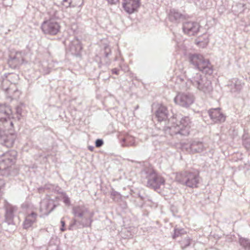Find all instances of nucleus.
<instances>
[{
    "label": "nucleus",
    "instance_id": "1",
    "mask_svg": "<svg viewBox=\"0 0 250 250\" xmlns=\"http://www.w3.org/2000/svg\"><path fill=\"white\" fill-rule=\"evenodd\" d=\"M171 122L172 125L167 127L166 131L168 132L171 135L179 134L187 136L189 134L191 122L188 117L175 115L173 116Z\"/></svg>",
    "mask_w": 250,
    "mask_h": 250
},
{
    "label": "nucleus",
    "instance_id": "2",
    "mask_svg": "<svg viewBox=\"0 0 250 250\" xmlns=\"http://www.w3.org/2000/svg\"><path fill=\"white\" fill-rule=\"evenodd\" d=\"M19 80V75L16 73L8 74L6 80H4L2 88L9 97L17 98L19 97L21 92L17 86Z\"/></svg>",
    "mask_w": 250,
    "mask_h": 250
},
{
    "label": "nucleus",
    "instance_id": "3",
    "mask_svg": "<svg viewBox=\"0 0 250 250\" xmlns=\"http://www.w3.org/2000/svg\"><path fill=\"white\" fill-rule=\"evenodd\" d=\"M188 77L193 85L200 91L207 93L212 90L210 81L205 77H202L200 73H197L194 70L192 71L189 73Z\"/></svg>",
    "mask_w": 250,
    "mask_h": 250
},
{
    "label": "nucleus",
    "instance_id": "4",
    "mask_svg": "<svg viewBox=\"0 0 250 250\" xmlns=\"http://www.w3.org/2000/svg\"><path fill=\"white\" fill-rule=\"evenodd\" d=\"M17 152L14 150L8 151L0 156V170L4 171L3 175H9V169L16 162Z\"/></svg>",
    "mask_w": 250,
    "mask_h": 250
},
{
    "label": "nucleus",
    "instance_id": "5",
    "mask_svg": "<svg viewBox=\"0 0 250 250\" xmlns=\"http://www.w3.org/2000/svg\"><path fill=\"white\" fill-rule=\"evenodd\" d=\"M189 59L190 62L199 71L208 75L212 73V66L209 61L205 59L202 55L193 54L190 56Z\"/></svg>",
    "mask_w": 250,
    "mask_h": 250
},
{
    "label": "nucleus",
    "instance_id": "6",
    "mask_svg": "<svg viewBox=\"0 0 250 250\" xmlns=\"http://www.w3.org/2000/svg\"><path fill=\"white\" fill-rule=\"evenodd\" d=\"M14 122L10 107L5 104H0V126L11 128L13 127Z\"/></svg>",
    "mask_w": 250,
    "mask_h": 250
},
{
    "label": "nucleus",
    "instance_id": "7",
    "mask_svg": "<svg viewBox=\"0 0 250 250\" xmlns=\"http://www.w3.org/2000/svg\"><path fill=\"white\" fill-rule=\"evenodd\" d=\"M16 138L13 127L8 128L0 126V141L2 145L8 147H12Z\"/></svg>",
    "mask_w": 250,
    "mask_h": 250
},
{
    "label": "nucleus",
    "instance_id": "8",
    "mask_svg": "<svg viewBox=\"0 0 250 250\" xmlns=\"http://www.w3.org/2000/svg\"><path fill=\"white\" fill-rule=\"evenodd\" d=\"M177 180L190 188H196L199 182V177L193 173H182L177 176Z\"/></svg>",
    "mask_w": 250,
    "mask_h": 250
},
{
    "label": "nucleus",
    "instance_id": "9",
    "mask_svg": "<svg viewBox=\"0 0 250 250\" xmlns=\"http://www.w3.org/2000/svg\"><path fill=\"white\" fill-rule=\"evenodd\" d=\"M174 102L180 106L188 108L193 104L194 97L189 93L179 92L174 98Z\"/></svg>",
    "mask_w": 250,
    "mask_h": 250
},
{
    "label": "nucleus",
    "instance_id": "10",
    "mask_svg": "<svg viewBox=\"0 0 250 250\" xmlns=\"http://www.w3.org/2000/svg\"><path fill=\"white\" fill-rule=\"evenodd\" d=\"M73 212L75 217L83 218L86 214H88V218H84V222H81V225L83 227H90L92 222V217L94 215L93 212H89L88 210L85 208L77 207L73 208Z\"/></svg>",
    "mask_w": 250,
    "mask_h": 250
},
{
    "label": "nucleus",
    "instance_id": "11",
    "mask_svg": "<svg viewBox=\"0 0 250 250\" xmlns=\"http://www.w3.org/2000/svg\"><path fill=\"white\" fill-rule=\"evenodd\" d=\"M60 26L59 24L53 20L44 21L42 24V29L46 34L54 35L59 31Z\"/></svg>",
    "mask_w": 250,
    "mask_h": 250
},
{
    "label": "nucleus",
    "instance_id": "12",
    "mask_svg": "<svg viewBox=\"0 0 250 250\" xmlns=\"http://www.w3.org/2000/svg\"><path fill=\"white\" fill-rule=\"evenodd\" d=\"M123 7L128 14L136 12L140 6V0H123Z\"/></svg>",
    "mask_w": 250,
    "mask_h": 250
},
{
    "label": "nucleus",
    "instance_id": "13",
    "mask_svg": "<svg viewBox=\"0 0 250 250\" xmlns=\"http://www.w3.org/2000/svg\"><path fill=\"white\" fill-rule=\"evenodd\" d=\"M165 180L161 176L156 175H151L148 180L147 186L154 188L155 190H157L162 186H163Z\"/></svg>",
    "mask_w": 250,
    "mask_h": 250
},
{
    "label": "nucleus",
    "instance_id": "14",
    "mask_svg": "<svg viewBox=\"0 0 250 250\" xmlns=\"http://www.w3.org/2000/svg\"><path fill=\"white\" fill-rule=\"evenodd\" d=\"M55 208L54 202L49 198L43 199L40 203V211L44 215H47Z\"/></svg>",
    "mask_w": 250,
    "mask_h": 250
},
{
    "label": "nucleus",
    "instance_id": "15",
    "mask_svg": "<svg viewBox=\"0 0 250 250\" xmlns=\"http://www.w3.org/2000/svg\"><path fill=\"white\" fill-rule=\"evenodd\" d=\"M208 115L215 123H222L225 122L226 116L221 112L220 108L210 109L208 111Z\"/></svg>",
    "mask_w": 250,
    "mask_h": 250
},
{
    "label": "nucleus",
    "instance_id": "16",
    "mask_svg": "<svg viewBox=\"0 0 250 250\" xmlns=\"http://www.w3.org/2000/svg\"><path fill=\"white\" fill-rule=\"evenodd\" d=\"M199 25L196 22H188L183 25L184 32L189 36L196 34L199 31Z\"/></svg>",
    "mask_w": 250,
    "mask_h": 250
},
{
    "label": "nucleus",
    "instance_id": "17",
    "mask_svg": "<svg viewBox=\"0 0 250 250\" xmlns=\"http://www.w3.org/2000/svg\"><path fill=\"white\" fill-rule=\"evenodd\" d=\"M205 149L203 143L198 141H194L190 145V151L192 153L202 152Z\"/></svg>",
    "mask_w": 250,
    "mask_h": 250
},
{
    "label": "nucleus",
    "instance_id": "18",
    "mask_svg": "<svg viewBox=\"0 0 250 250\" xmlns=\"http://www.w3.org/2000/svg\"><path fill=\"white\" fill-rule=\"evenodd\" d=\"M37 214L34 212L27 215L23 224V228L27 229L31 227L37 221Z\"/></svg>",
    "mask_w": 250,
    "mask_h": 250
},
{
    "label": "nucleus",
    "instance_id": "19",
    "mask_svg": "<svg viewBox=\"0 0 250 250\" xmlns=\"http://www.w3.org/2000/svg\"><path fill=\"white\" fill-rule=\"evenodd\" d=\"M156 117L160 122L165 120L167 118V110L166 106H161L156 113Z\"/></svg>",
    "mask_w": 250,
    "mask_h": 250
},
{
    "label": "nucleus",
    "instance_id": "20",
    "mask_svg": "<svg viewBox=\"0 0 250 250\" xmlns=\"http://www.w3.org/2000/svg\"><path fill=\"white\" fill-rule=\"evenodd\" d=\"M183 18V15L175 9L170 10L169 13V19L173 22H179L181 19Z\"/></svg>",
    "mask_w": 250,
    "mask_h": 250
},
{
    "label": "nucleus",
    "instance_id": "21",
    "mask_svg": "<svg viewBox=\"0 0 250 250\" xmlns=\"http://www.w3.org/2000/svg\"><path fill=\"white\" fill-rule=\"evenodd\" d=\"M83 0H62V4L65 7H69L73 2L74 5H81Z\"/></svg>",
    "mask_w": 250,
    "mask_h": 250
},
{
    "label": "nucleus",
    "instance_id": "22",
    "mask_svg": "<svg viewBox=\"0 0 250 250\" xmlns=\"http://www.w3.org/2000/svg\"><path fill=\"white\" fill-rule=\"evenodd\" d=\"M205 38L204 41H201L200 40H198L197 41V44H198L202 47H205L208 42V36L207 35H205Z\"/></svg>",
    "mask_w": 250,
    "mask_h": 250
},
{
    "label": "nucleus",
    "instance_id": "23",
    "mask_svg": "<svg viewBox=\"0 0 250 250\" xmlns=\"http://www.w3.org/2000/svg\"><path fill=\"white\" fill-rule=\"evenodd\" d=\"M239 243L241 246L245 248L250 247V240L244 238H240L239 239Z\"/></svg>",
    "mask_w": 250,
    "mask_h": 250
},
{
    "label": "nucleus",
    "instance_id": "24",
    "mask_svg": "<svg viewBox=\"0 0 250 250\" xmlns=\"http://www.w3.org/2000/svg\"><path fill=\"white\" fill-rule=\"evenodd\" d=\"M17 210V208L16 207H10L9 209L7 210L6 214L7 215H9L10 216H12L13 213L14 212H16Z\"/></svg>",
    "mask_w": 250,
    "mask_h": 250
},
{
    "label": "nucleus",
    "instance_id": "25",
    "mask_svg": "<svg viewBox=\"0 0 250 250\" xmlns=\"http://www.w3.org/2000/svg\"><path fill=\"white\" fill-rule=\"evenodd\" d=\"M183 232H184L183 229H175V231H174V234L173 235V237L178 236L179 235V234L183 233Z\"/></svg>",
    "mask_w": 250,
    "mask_h": 250
},
{
    "label": "nucleus",
    "instance_id": "26",
    "mask_svg": "<svg viewBox=\"0 0 250 250\" xmlns=\"http://www.w3.org/2000/svg\"><path fill=\"white\" fill-rule=\"evenodd\" d=\"M75 44L77 45V48L76 49V52H79L82 49V45L80 43V42H79L78 41H76V43Z\"/></svg>",
    "mask_w": 250,
    "mask_h": 250
},
{
    "label": "nucleus",
    "instance_id": "27",
    "mask_svg": "<svg viewBox=\"0 0 250 250\" xmlns=\"http://www.w3.org/2000/svg\"><path fill=\"white\" fill-rule=\"evenodd\" d=\"M103 144V141L101 139H98L96 141L95 145L96 147H100Z\"/></svg>",
    "mask_w": 250,
    "mask_h": 250
},
{
    "label": "nucleus",
    "instance_id": "28",
    "mask_svg": "<svg viewBox=\"0 0 250 250\" xmlns=\"http://www.w3.org/2000/svg\"><path fill=\"white\" fill-rule=\"evenodd\" d=\"M108 3L111 5L116 4L118 1L119 0H107Z\"/></svg>",
    "mask_w": 250,
    "mask_h": 250
},
{
    "label": "nucleus",
    "instance_id": "29",
    "mask_svg": "<svg viewBox=\"0 0 250 250\" xmlns=\"http://www.w3.org/2000/svg\"><path fill=\"white\" fill-rule=\"evenodd\" d=\"M63 201L67 205H68L70 203L69 198L67 196H64V197H63Z\"/></svg>",
    "mask_w": 250,
    "mask_h": 250
},
{
    "label": "nucleus",
    "instance_id": "30",
    "mask_svg": "<svg viewBox=\"0 0 250 250\" xmlns=\"http://www.w3.org/2000/svg\"><path fill=\"white\" fill-rule=\"evenodd\" d=\"M61 224H62V227L61 228V230L62 231H64V225H65V223H64V222L63 220H61Z\"/></svg>",
    "mask_w": 250,
    "mask_h": 250
},
{
    "label": "nucleus",
    "instance_id": "31",
    "mask_svg": "<svg viewBox=\"0 0 250 250\" xmlns=\"http://www.w3.org/2000/svg\"><path fill=\"white\" fill-rule=\"evenodd\" d=\"M5 185L4 182L3 180L0 179V189L3 187Z\"/></svg>",
    "mask_w": 250,
    "mask_h": 250
},
{
    "label": "nucleus",
    "instance_id": "32",
    "mask_svg": "<svg viewBox=\"0 0 250 250\" xmlns=\"http://www.w3.org/2000/svg\"><path fill=\"white\" fill-rule=\"evenodd\" d=\"M186 244H185V246H189V244H190L189 240V239H187V240H186Z\"/></svg>",
    "mask_w": 250,
    "mask_h": 250
},
{
    "label": "nucleus",
    "instance_id": "33",
    "mask_svg": "<svg viewBox=\"0 0 250 250\" xmlns=\"http://www.w3.org/2000/svg\"><path fill=\"white\" fill-rule=\"evenodd\" d=\"M113 73H116V74H117V71H116V70H113Z\"/></svg>",
    "mask_w": 250,
    "mask_h": 250
},
{
    "label": "nucleus",
    "instance_id": "34",
    "mask_svg": "<svg viewBox=\"0 0 250 250\" xmlns=\"http://www.w3.org/2000/svg\"><path fill=\"white\" fill-rule=\"evenodd\" d=\"M74 224L75 225H76V224H77V221H76V220H74Z\"/></svg>",
    "mask_w": 250,
    "mask_h": 250
},
{
    "label": "nucleus",
    "instance_id": "35",
    "mask_svg": "<svg viewBox=\"0 0 250 250\" xmlns=\"http://www.w3.org/2000/svg\"><path fill=\"white\" fill-rule=\"evenodd\" d=\"M134 144V143H132V144H128V145H133Z\"/></svg>",
    "mask_w": 250,
    "mask_h": 250
},
{
    "label": "nucleus",
    "instance_id": "36",
    "mask_svg": "<svg viewBox=\"0 0 250 250\" xmlns=\"http://www.w3.org/2000/svg\"><path fill=\"white\" fill-rule=\"evenodd\" d=\"M128 139H133V138H128Z\"/></svg>",
    "mask_w": 250,
    "mask_h": 250
}]
</instances>
